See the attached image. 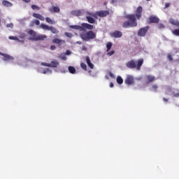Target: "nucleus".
<instances>
[{
    "label": "nucleus",
    "instance_id": "f257e3e1",
    "mask_svg": "<svg viewBox=\"0 0 179 179\" xmlns=\"http://www.w3.org/2000/svg\"><path fill=\"white\" fill-rule=\"evenodd\" d=\"M142 6H138L136 10L135 14H129L125 15V18L127 19L128 21L123 22L122 27H124V29H129V27H136V26H138L136 19L137 20H141V18L142 17Z\"/></svg>",
    "mask_w": 179,
    "mask_h": 179
},
{
    "label": "nucleus",
    "instance_id": "f03ea898",
    "mask_svg": "<svg viewBox=\"0 0 179 179\" xmlns=\"http://www.w3.org/2000/svg\"><path fill=\"white\" fill-rule=\"evenodd\" d=\"M143 65V59H139L138 61L131 59L127 62L126 66L129 69H136V71H141V68Z\"/></svg>",
    "mask_w": 179,
    "mask_h": 179
},
{
    "label": "nucleus",
    "instance_id": "7ed1b4c3",
    "mask_svg": "<svg viewBox=\"0 0 179 179\" xmlns=\"http://www.w3.org/2000/svg\"><path fill=\"white\" fill-rule=\"evenodd\" d=\"M96 37V33L93 31H83V32L80 33V38L83 41H90V40H94Z\"/></svg>",
    "mask_w": 179,
    "mask_h": 179
},
{
    "label": "nucleus",
    "instance_id": "20e7f679",
    "mask_svg": "<svg viewBox=\"0 0 179 179\" xmlns=\"http://www.w3.org/2000/svg\"><path fill=\"white\" fill-rule=\"evenodd\" d=\"M28 34L32 36L30 39L33 41H41L47 38L46 35H37V33L33 29L29 30Z\"/></svg>",
    "mask_w": 179,
    "mask_h": 179
},
{
    "label": "nucleus",
    "instance_id": "39448f33",
    "mask_svg": "<svg viewBox=\"0 0 179 179\" xmlns=\"http://www.w3.org/2000/svg\"><path fill=\"white\" fill-rule=\"evenodd\" d=\"M169 23L172 24V26H175L176 27H178L177 29H174L173 31H172V33L173 34H174V36H179V21L176 20L173 18H171L169 20Z\"/></svg>",
    "mask_w": 179,
    "mask_h": 179
},
{
    "label": "nucleus",
    "instance_id": "423d86ee",
    "mask_svg": "<svg viewBox=\"0 0 179 179\" xmlns=\"http://www.w3.org/2000/svg\"><path fill=\"white\" fill-rule=\"evenodd\" d=\"M90 16H92V17H94L95 19H97V17H106V16H108V15H110V11L108 10H101L97 11L94 14H90Z\"/></svg>",
    "mask_w": 179,
    "mask_h": 179
},
{
    "label": "nucleus",
    "instance_id": "0eeeda50",
    "mask_svg": "<svg viewBox=\"0 0 179 179\" xmlns=\"http://www.w3.org/2000/svg\"><path fill=\"white\" fill-rule=\"evenodd\" d=\"M124 83L127 85V86H132V85L135 84V78H134V76L128 75L124 80Z\"/></svg>",
    "mask_w": 179,
    "mask_h": 179
},
{
    "label": "nucleus",
    "instance_id": "6e6552de",
    "mask_svg": "<svg viewBox=\"0 0 179 179\" xmlns=\"http://www.w3.org/2000/svg\"><path fill=\"white\" fill-rule=\"evenodd\" d=\"M149 26L141 28L138 31V36H139L140 37H145V36H146V33L149 31Z\"/></svg>",
    "mask_w": 179,
    "mask_h": 179
},
{
    "label": "nucleus",
    "instance_id": "1a4fd4ad",
    "mask_svg": "<svg viewBox=\"0 0 179 179\" xmlns=\"http://www.w3.org/2000/svg\"><path fill=\"white\" fill-rule=\"evenodd\" d=\"M159 22H160V19L156 15H150L148 19V24H151V23H159Z\"/></svg>",
    "mask_w": 179,
    "mask_h": 179
},
{
    "label": "nucleus",
    "instance_id": "9d476101",
    "mask_svg": "<svg viewBox=\"0 0 179 179\" xmlns=\"http://www.w3.org/2000/svg\"><path fill=\"white\" fill-rule=\"evenodd\" d=\"M156 80V77L152 75L145 76V85H149Z\"/></svg>",
    "mask_w": 179,
    "mask_h": 179
},
{
    "label": "nucleus",
    "instance_id": "9b49d317",
    "mask_svg": "<svg viewBox=\"0 0 179 179\" xmlns=\"http://www.w3.org/2000/svg\"><path fill=\"white\" fill-rule=\"evenodd\" d=\"M82 28H83V31H86L87 30L92 31L94 29L93 25L87 23H82L81 24Z\"/></svg>",
    "mask_w": 179,
    "mask_h": 179
},
{
    "label": "nucleus",
    "instance_id": "f8f14e48",
    "mask_svg": "<svg viewBox=\"0 0 179 179\" xmlns=\"http://www.w3.org/2000/svg\"><path fill=\"white\" fill-rule=\"evenodd\" d=\"M0 55H1V57H3V61H13V59H15V58H13V57L10 56L6 53H2L0 52Z\"/></svg>",
    "mask_w": 179,
    "mask_h": 179
},
{
    "label": "nucleus",
    "instance_id": "ddd939ff",
    "mask_svg": "<svg viewBox=\"0 0 179 179\" xmlns=\"http://www.w3.org/2000/svg\"><path fill=\"white\" fill-rule=\"evenodd\" d=\"M110 36L114 38H120V37H122V32L121 31H115L110 34Z\"/></svg>",
    "mask_w": 179,
    "mask_h": 179
},
{
    "label": "nucleus",
    "instance_id": "4468645a",
    "mask_svg": "<svg viewBox=\"0 0 179 179\" xmlns=\"http://www.w3.org/2000/svg\"><path fill=\"white\" fill-rule=\"evenodd\" d=\"M52 41L55 44H58V45H62V44H65V41L62 39L55 38V39H52Z\"/></svg>",
    "mask_w": 179,
    "mask_h": 179
},
{
    "label": "nucleus",
    "instance_id": "2eb2a0df",
    "mask_svg": "<svg viewBox=\"0 0 179 179\" xmlns=\"http://www.w3.org/2000/svg\"><path fill=\"white\" fill-rule=\"evenodd\" d=\"M32 16L33 17H35V19H39V20H42V21L45 20V18H44V17L39 13H34L32 14Z\"/></svg>",
    "mask_w": 179,
    "mask_h": 179
},
{
    "label": "nucleus",
    "instance_id": "dca6fc26",
    "mask_svg": "<svg viewBox=\"0 0 179 179\" xmlns=\"http://www.w3.org/2000/svg\"><path fill=\"white\" fill-rule=\"evenodd\" d=\"M85 61H86V63L87 64L89 68H90V69H93L94 68V65L92 63V62H90V57L87 56L85 57Z\"/></svg>",
    "mask_w": 179,
    "mask_h": 179
},
{
    "label": "nucleus",
    "instance_id": "f3484780",
    "mask_svg": "<svg viewBox=\"0 0 179 179\" xmlns=\"http://www.w3.org/2000/svg\"><path fill=\"white\" fill-rule=\"evenodd\" d=\"M49 10L53 13H59L60 9L59 7L54 6L52 8H50Z\"/></svg>",
    "mask_w": 179,
    "mask_h": 179
},
{
    "label": "nucleus",
    "instance_id": "a211bd4d",
    "mask_svg": "<svg viewBox=\"0 0 179 179\" xmlns=\"http://www.w3.org/2000/svg\"><path fill=\"white\" fill-rule=\"evenodd\" d=\"M70 29H74V30H79V31H83L82 25H71Z\"/></svg>",
    "mask_w": 179,
    "mask_h": 179
},
{
    "label": "nucleus",
    "instance_id": "6ab92c4d",
    "mask_svg": "<svg viewBox=\"0 0 179 179\" xmlns=\"http://www.w3.org/2000/svg\"><path fill=\"white\" fill-rule=\"evenodd\" d=\"M2 5H3V6H6L7 8H10L13 6V4L12 3L6 0H3L2 1Z\"/></svg>",
    "mask_w": 179,
    "mask_h": 179
},
{
    "label": "nucleus",
    "instance_id": "aec40b11",
    "mask_svg": "<svg viewBox=\"0 0 179 179\" xmlns=\"http://www.w3.org/2000/svg\"><path fill=\"white\" fill-rule=\"evenodd\" d=\"M50 65V68H57L59 65V62L58 61H52Z\"/></svg>",
    "mask_w": 179,
    "mask_h": 179
},
{
    "label": "nucleus",
    "instance_id": "412c9836",
    "mask_svg": "<svg viewBox=\"0 0 179 179\" xmlns=\"http://www.w3.org/2000/svg\"><path fill=\"white\" fill-rule=\"evenodd\" d=\"M86 19H87L88 23H91L92 24H94V23H96V20H94V18H93L90 16H87Z\"/></svg>",
    "mask_w": 179,
    "mask_h": 179
},
{
    "label": "nucleus",
    "instance_id": "4be33fe9",
    "mask_svg": "<svg viewBox=\"0 0 179 179\" xmlns=\"http://www.w3.org/2000/svg\"><path fill=\"white\" fill-rule=\"evenodd\" d=\"M49 31H51V33H52L53 34H58V33H59V31H58V29H57V28L54 27H50Z\"/></svg>",
    "mask_w": 179,
    "mask_h": 179
},
{
    "label": "nucleus",
    "instance_id": "5701e85b",
    "mask_svg": "<svg viewBox=\"0 0 179 179\" xmlns=\"http://www.w3.org/2000/svg\"><path fill=\"white\" fill-rule=\"evenodd\" d=\"M72 15L74 16H82V13L79 10H73L71 12Z\"/></svg>",
    "mask_w": 179,
    "mask_h": 179
},
{
    "label": "nucleus",
    "instance_id": "b1692460",
    "mask_svg": "<svg viewBox=\"0 0 179 179\" xmlns=\"http://www.w3.org/2000/svg\"><path fill=\"white\" fill-rule=\"evenodd\" d=\"M51 27L45 24H41V29H43V30H48L50 31Z\"/></svg>",
    "mask_w": 179,
    "mask_h": 179
},
{
    "label": "nucleus",
    "instance_id": "393cba45",
    "mask_svg": "<svg viewBox=\"0 0 179 179\" xmlns=\"http://www.w3.org/2000/svg\"><path fill=\"white\" fill-rule=\"evenodd\" d=\"M68 69H69V71L70 73L73 74V73H76V69H75V67H73L72 66H69Z\"/></svg>",
    "mask_w": 179,
    "mask_h": 179
},
{
    "label": "nucleus",
    "instance_id": "a878e982",
    "mask_svg": "<svg viewBox=\"0 0 179 179\" xmlns=\"http://www.w3.org/2000/svg\"><path fill=\"white\" fill-rule=\"evenodd\" d=\"M45 20L47 23H49L50 24H55V21L52 20L51 18L46 17Z\"/></svg>",
    "mask_w": 179,
    "mask_h": 179
},
{
    "label": "nucleus",
    "instance_id": "bb28decb",
    "mask_svg": "<svg viewBox=\"0 0 179 179\" xmlns=\"http://www.w3.org/2000/svg\"><path fill=\"white\" fill-rule=\"evenodd\" d=\"M111 47H113V43L108 42L106 44V52H109L110 50H111Z\"/></svg>",
    "mask_w": 179,
    "mask_h": 179
},
{
    "label": "nucleus",
    "instance_id": "cd10ccee",
    "mask_svg": "<svg viewBox=\"0 0 179 179\" xmlns=\"http://www.w3.org/2000/svg\"><path fill=\"white\" fill-rule=\"evenodd\" d=\"M116 80H117V83H118V85H122L124 83V80L120 76L117 77Z\"/></svg>",
    "mask_w": 179,
    "mask_h": 179
},
{
    "label": "nucleus",
    "instance_id": "c85d7f7f",
    "mask_svg": "<svg viewBox=\"0 0 179 179\" xmlns=\"http://www.w3.org/2000/svg\"><path fill=\"white\" fill-rule=\"evenodd\" d=\"M157 89H159V86L157 84H154L151 87V90H153L155 93H157Z\"/></svg>",
    "mask_w": 179,
    "mask_h": 179
},
{
    "label": "nucleus",
    "instance_id": "c756f323",
    "mask_svg": "<svg viewBox=\"0 0 179 179\" xmlns=\"http://www.w3.org/2000/svg\"><path fill=\"white\" fill-rule=\"evenodd\" d=\"M31 8L33 9V10H40L41 9L39 6L35 4L31 5Z\"/></svg>",
    "mask_w": 179,
    "mask_h": 179
},
{
    "label": "nucleus",
    "instance_id": "7c9ffc66",
    "mask_svg": "<svg viewBox=\"0 0 179 179\" xmlns=\"http://www.w3.org/2000/svg\"><path fill=\"white\" fill-rule=\"evenodd\" d=\"M80 66L84 71H87V66L85 63H81Z\"/></svg>",
    "mask_w": 179,
    "mask_h": 179
},
{
    "label": "nucleus",
    "instance_id": "2f4dec72",
    "mask_svg": "<svg viewBox=\"0 0 179 179\" xmlns=\"http://www.w3.org/2000/svg\"><path fill=\"white\" fill-rule=\"evenodd\" d=\"M65 36L66 37H69V38H72V37H73V34H72V33H69V32H66Z\"/></svg>",
    "mask_w": 179,
    "mask_h": 179
},
{
    "label": "nucleus",
    "instance_id": "473e14b6",
    "mask_svg": "<svg viewBox=\"0 0 179 179\" xmlns=\"http://www.w3.org/2000/svg\"><path fill=\"white\" fill-rule=\"evenodd\" d=\"M114 54H115V51L111 50L110 52H108L107 55L111 57V55H114Z\"/></svg>",
    "mask_w": 179,
    "mask_h": 179
},
{
    "label": "nucleus",
    "instance_id": "72a5a7b5",
    "mask_svg": "<svg viewBox=\"0 0 179 179\" xmlns=\"http://www.w3.org/2000/svg\"><path fill=\"white\" fill-rule=\"evenodd\" d=\"M41 65L43 66H48V68H50V63H45V62H42L41 63Z\"/></svg>",
    "mask_w": 179,
    "mask_h": 179
},
{
    "label": "nucleus",
    "instance_id": "f704fd0d",
    "mask_svg": "<svg viewBox=\"0 0 179 179\" xmlns=\"http://www.w3.org/2000/svg\"><path fill=\"white\" fill-rule=\"evenodd\" d=\"M167 58L169 61H173V56L171 54H168Z\"/></svg>",
    "mask_w": 179,
    "mask_h": 179
},
{
    "label": "nucleus",
    "instance_id": "c9c22d12",
    "mask_svg": "<svg viewBox=\"0 0 179 179\" xmlns=\"http://www.w3.org/2000/svg\"><path fill=\"white\" fill-rule=\"evenodd\" d=\"M157 27H158V29H164V24H158Z\"/></svg>",
    "mask_w": 179,
    "mask_h": 179
},
{
    "label": "nucleus",
    "instance_id": "e433bc0d",
    "mask_svg": "<svg viewBox=\"0 0 179 179\" xmlns=\"http://www.w3.org/2000/svg\"><path fill=\"white\" fill-rule=\"evenodd\" d=\"M10 40H19L17 36H9Z\"/></svg>",
    "mask_w": 179,
    "mask_h": 179
},
{
    "label": "nucleus",
    "instance_id": "4c0bfd02",
    "mask_svg": "<svg viewBox=\"0 0 179 179\" xmlns=\"http://www.w3.org/2000/svg\"><path fill=\"white\" fill-rule=\"evenodd\" d=\"M34 23H35V24H36V26H38V25H40V20H35L34 21Z\"/></svg>",
    "mask_w": 179,
    "mask_h": 179
},
{
    "label": "nucleus",
    "instance_id": "58836bf2",
    "mask_svg": "<svg viewBox=\"0 0 179 179\" xmlns=\"http://www.w3.org/2000/svg\"><path fill=\"white\" fill-rule=\"evenodd\" d=\"M6 27H10V29H13V24L12 23L7 24Z\"/></svg>",
    "mask_w": 179,
    "mask_h": 179
},
{
    "label": "nucleus",
    "instance_id": "ea45409f",
    "mask_svg": "<svg viewBox=\"0 0 179 179\" xmlns=\"http://www.w3.org/2000/svg\"><path fill=\"white\" fill-rule=\"evenodd\" d=\"M57 48V47H55V45H52L51 46H50V50H52V51H54V50H55Z\"/></svg>",
    "mask_w": 179,
    "mask_h": 179
},
{
    "label": "nucleus",
    "instance_id": "a19ab883",
    "mask_svg": "<svg viewBox=\"0 0 179 179\" xmlns=\"http://www.w3.org/2000/svg\"><path fill=\"white\" fill-rule=\"evenodd\" d=\"M170 7V3H166L165 4V9H166L167 8H169Z\"/></svg>",
    "mask_w": 179,
    "mask_h": 179
},
{
    "label": "nucleus",
    "instance_id": "79ce46f5",
    "mask_svg": "<svg viewBox=\"0 0 179 179\" xmlns=\"http://www.w3.org/2000/svg\"><path fill=\"white\" fill-rule=\"evenodd\" d=\"M66 55H71V51L70 50H66Z\"/></svg>",
    "mask_w": 179,
    "mask_h": 179
},
{
    "label": "nucleus",
    "instance_id": "37998d69",
    "mask_svg": "<svg viewBox=\"0 0 179 179\" xmlns=\"http://www.w3.org/2000/svg\"><path fill=\"white\" fill-rule=\"evenodd\" d=\"M82 50L83 51H86L87 48H86V46H83Z\"/></svg>",
    "mask_w": 179,
    "mask_h": 179
},
{
    "label": "nucleus",
    "instance_id": "c03bdc74",
    "mask_svg": "<svg viewBox=\"0 0 179 179\" xmlns=\"http://www.w3.org/2000/svg\"><path fill=\"white\" fill-rule=\"evenodd\" d=\"M23 2H25L26 3H29V2H30L31 0H22Z\"/></svg>",
    "mask_w": 179,
    "mask_h": 179
},
{
    "label": "nucleus",
    "instance_id": "a18cd8bd",
    "mask_svg": "<svg viewBox=\"0 0 179 179\" xmlns=\"http://www.w3.org/2000/svg\"><path fill=\"white\" fill-rule=\"evenodd\" d=\"M110 87H114V83H110Z\"/></svg>",
    "mask_w": 179,
    "mask_h": 179
},
{
    "label": "nucleus",
    "instance_id": "49530a36",
    "mask_svg": "<svg viewBox=\"0 0 179 179\" xmlns=\"http://www.w3.org/2000/svg\"><path fill=\"white\" fill-rule=\"evenodd\" d=\"M115 1H116L115 0H111L110 3H115Z\"/></svg>",
    "mask_w": 179,
    "mask_h": 179
},
{
    "label": "nucleus",
    "instance_id": "de8ad7c7",
    "mask_svg": "<svg viewBox=\"0 0 179 179\" xmlns=\"http://www.w3.org/2000/svg\"><path fill=\"white\" fill-rule=\"evenodd\" d=\"M163 100H164V101H166V102L169 101V99H167L166 98H164Z\"/></svg>",
    "mask_w": 179,
    "mask_h": 179
},
{
    "label": "nucleus",
    "instance_id": "09e8293b",
    "mask_svg": "<svg viewBox=\"0 0 179 179\" xmlns=\"http://www.w3.org/2000/svg\"><path fill=\"white\" fill-rule=\"evenodd\" d=\"M175 96L176 97H179V93H176Z\"/></svg>",
    "mask_w": 179,
    "mask_h": 179
},
{
    "label": "nucleus",
    "instance_id": "8fccbe9b",
    "mask_svg": "<svg viewBox=\"0 0 179 179\" xmlns=\"http://www.w3.org/2000/svg\"><path fill=\"white\" fill-rule=\"evenodd\" d=\"M43 73H47V71H43Z\"/></svg>",
    "mask_w": 179,
    "mask_h": 179
},
{
    "label": "nucleus",
    "instance_id": "3c124183",
    "mask_svg": "<svg viewBox=\"0 0 179 179\" xmlns=\"http://www.w3.org/2000/svg\"><path fill=\"white\" fill-rule=\"evenodd\" d=\"M62 59H66L65 57H63Z\"/></svg>",
    "mask_w": 179,
    "mask_h": 179
},
{
    "label": "nucleus",
    "instance_id": "603ef678",
    "mask_svg": "<svg viewBox=\"0 0 179 179\" xmlns=\"http://www.w3.org/2000/svg\"><path fill=\"white\" fill-rule=\"evenodd\" d=\"M0 24H1V19H0Z\"/></svg>",
    "mask_w": 179,
    "mask_h": 179
},
{
    "label": "nucleus",
    "instance_id": "864d4df0",
    "mask_svg": "<svg viewBox=\"0 0 179 179\" xmlns=\"http://www.w3.org/2000/svg\"><path fill=\"white\" fill-rule=\"evenodd\" d=\"M146 1H150V0H146Z\"/></svg>",
    "mask_w": 179,
    "mask_h": 179
}]
</instances>
